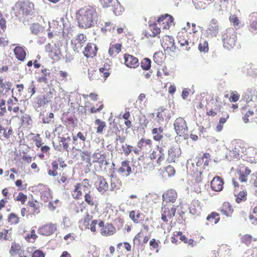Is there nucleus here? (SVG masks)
Segmentation results:
<instances>
[{
	"label": "nucleus",
	"mask_w": 257,
	"mask_h": 257,
	"mask_svg": "<svg viewBox=\"0 0 257 257\" xmlns=\"http://www.w3.org/2000/svg\"><path fill=\"white\" fill-rule=\"evenodd\" d=\"M95 186L97 191L101 194H104L108 190V184L102 176L98 177Z\"/></svg>",
	"instance_id": "obj_17"
},
{
	"label": "nucleus",
	"mask_w": 257,
	"mask_h": 257,
	"mask_svg": "<svg viewBox=\"0 0 257 257\" xmlns=\"http://www.w3.org/2000/svg\"><path fill=\"white\" fill-rule=\"evenodd\" d=\"M103 7H112L111 10L116 16L121 15L123 8L117 0H100Z\"/></svg>",
	"instance_id": "obj_10"
},
{
	"label": "nucleus",
	"mask_w": 257,
	"mask_h": 257,
	"mask_svg": "<svg viewBox=\"0 0 257 257\" xmlns=\"http://www.w3.org/2000/svg\"><path fill=\"white\" fill-rule=\"evenodd\" d=\"M176 211V208L172 207L169 208L164 206L162 208V220L165 222H168L173 216H175Z\"/></svg>",
	"instance_id": "obj_15"
},
{
	"label": "nucleus",
	"mask_w": 257,
	"mask_h": 257,
	"mask_svg": "<svg viewBox=\"0 0 257 257\" xmlns=\"http://www.w3.org/2000/svg\"><path fill=\"white\" fill-rule=\"evenodd\" d=\"M247 198V192L245 191L239 192L236 196V201L238 203L245 201Z\"/></svg>",
	"instance_id": "obj_41"
},
{
	"label": "nucleus",
	"mask_w": 257,
	"mask_h": 257,
	"mask_svg": "<svg viewBox=\"0 0 257 257\" xmlns=\"http://www.w3.org/2000/svg\"><path fill=\"white\" fill-rule=\"evenodd\" d=\"M25 239L29 243H34L37 238L33 237V235L29 233L25 236Z\"/></svg>",
	"instance_id": "obj_60"
},
{
	"label": "nucleus",
	"mask_w": 257,
	"mask_h": 257,
	"mask_svg": "<svg viewBox=\"0 0 257 257\" xmlns=\"http://www.w3.org/2000/svg\"><path fill=\"white\" fill-rule=\"evenodd\" d=\"M45 254L40 249L35 250L32 254L31 257H45Z\"/></svg>",
	"instance_id": "obj_59"
},
{
	"label": "nucleus",
	"mask_w": 257,
	"mask_h": 257,
	"mask_svg": "<svg viewBox=\"0 0 257 257\" xmlns=\"http://www.w3.org/2000/svg\"><path fill=\"white\" fill-rule=\"evenodd\" d=\"M14 53L16 57L20 61H24L25 59L26 53L23 48L18 46L14 49Z\"/></svg>",
	"instance_id": "obj_30"
},
{
	"label": "nucleus",
	"mask_w": 257,
	"mask_h": 257,
	"mask_svg": "<svg viewBox=\"0 0 257 257\" xmlns=\"http://www.w3.org/2000/svg\"><path fill=\"white\" fill-rule=\"evenodd\" d=\"M151 236V233H149L148 234L146 233V232L144 230H141L140 232L135 236L134 237V241H138L139 243L141 242V239L143 238L142 242L143 243H147L149 239L150 238Z\"/></svg>",
	"instance_id": "obj_27"
},
{
	"label": "nucleus",
	"mask_w": 257,
	"mask_h": 257,
	"mask_svg": "<svg viewBox=\"0 0 257 257\" xmlns=\"http://www.w3.org/2000/svg\"><path fill=\"white\" fill-rule=\"evenodd\" d=\"M110 186L112 190L119 189L121 186V182L116 178H113L111 179Z\"/></svg>",
	"instance_id": "obj_45"
},
{
	"label": "nucleus",
	"mask_w": 257,
	"mask_h": 257,
	"mask_svg": "<svg viewBox=\"0 0 257 257\" xmlns=\"http://www.w3.org/2000/svg\"><path fill=\"white\" fill-rule=\"evenodd\" d=\"M91 184L89 180L87 179H84L81 183H78L74 186V189L72 192V196L75 199H79L81 198L83 193H86L90 190Z\"/></svg>",
	"instance_id": "obj_6"
},
{
	"label": "nucleus",
	"mask_w": 257,
	"mask_h": 257,
	"mask_svg": "<svg viewBox=\"0 0 257 257\" xmlns=\"http://www.w3.org/2000/svg\"><path fill=\"white\" fill-rule=\"evenodd\" d=\"M223 184V181L221 177H215L210 182V187L212 190L219 192L222 190Z\"/></svg>",
	"instance_id": "obj_21"
},
{
	"label": "nucleus",
	"mask_w": 257,
	"mask_h": 257,
	"mask_svg": "<svg viewBox=\"0 0 257 257\" xmlns=\"http://www.w3.org/2000/svg\"><path fill=\"white\" fill-rule=\"evenodd\" d=\"M58 162L57 161H53L51 163L52 169H49L48 171L50 176L55 177L58 175L57 170L58 169Z\"/></svg>",
	"instance_id": "obj_40"
},
{
	"label": "nucleus",
	"mask_w": 257,
	"mask_h": 257,
	"mask_svg": "<svg viewBox=\"0 0 257 257\" xmlns=\"http://www.w3.org/2000/svg\"><path fill=\"white\" fill-rule=\"evenodd\" d=\"M92 218V216H91L87 212L86 215L85 216L84 219H83V224L84 225L87 227L89 225V221H90L91 219Z\"/></svg>",
	"instance_id": "obj_62"
},
{
	"label": "nucleus",
	"mask_w": 257,
	"mask_h": 257,
	"mask_svg": "<svg viewBox=\"0 0 257 257\" xmlns=\"http://www.w3.org/2000/svg\"><path fill=\"white\" fill-rule=\"evenodd\" d=\"M219 211L226 216H231L233 212L231 205L228 202H224L219 209Z\"/></svg>",
	"instance_id": "obj_28"
},
{
	"label": "nucleus",
	"mask_w": 257,
	"mask_h": 257,
	"mask_svg": "<svg viewBox=\"0 0 257 257\" xmlns=\"http://www.w3.org/2000/svg\"><path fill=\"white\" fill-rule=\"evenodd\" d=\"M176 133L179 136L185 134L187 131V126L185 120L181 117L178 118L174 123Z\"/></svg>",
	"instance_id": "obj_13"
},
{
	"label": "nucleus",
	"mask_w": 257,
	"mask_h": 257,
	"mask_svg": "<svg viewBox=\"0 0 257 257\" xmlns=\"http://www.w3.org/2000/svg\"><path fill=\"white\" fill-rule=\"evenodd\" d=\"M143 162V169L145 173H150L155 171L154 162L153 160L146 158L144 159Z\"/></svg>",
	"instance_id": "obj_25"
},
{
	"label": "nucleus",
	"mask_w": 257,
	"mask_h": 257,
	"mask_svg": "<svg viewBox=\"0 0 257 257\" xmlns=\"http://www.w3.org/2000/svg\"><path fill=\"white\" fill-rule=\"evenodd\" d=\"M34 10V4L28 1L17 2L12 9L15 16L20 20L26 19V16L32 15Z\"/></svg>",
	"instance_id": "obj_4"
},
{
	"label": "nucleus",
	"mask_w": 257,
	"mask_h": 257,
	"mask_svg": "<svg viewBox=\"0 0 257 257\" xmlns=\"http://www.w3.org/2000/svg\"><path fill=\"white\" fill-rule=\"evenodd\" d=\"M95 123L98 125L97 133H102L103 128L105 126V122L104 121H101L99 119H97L95 121Z\"/></svg>",
	"instance_id": "obj_49"
},
{
	"label": "nucleus",
	"mask_w": 257,
	"mask_h": 257,
	"mask_svg": "<svg viewBox=\"0 0 257 257\" xmlns=\"http://www.w3.org/2000/svg\"><path fill=\"white\" fill-rule=\"evenodd\" d=\"M8 221L11 225H16L20 222V218L15 213H11L8 216Z\"/></svg>",
	"instance_id": "obj_37"
},
{
	"label": "nucleus",
	"mask_w": 257,
	"mask_h": 257,
	"mask_svg": "<svg viewBox=\"0 0 257 257\" xmlns=\"http://www.w3.org/2000/svg\"><path fill=\"white\" fill-rule=\"evenodd\" d=\"M121 45L120 44H115L110 45L108 50V53L110 56H112L114 54H118L121 51Z\"/></svg>",
	"instance_id": "obj_36"
},
{
	"label": "nucleus",
	"mask_w": 257,
	"mask_h": 257,
	"mask_svg": "<svg viewBox=\"0 0 257 257\" xmlns=\"http://www.w3.org/2000/svg\"><path fill=\"white\" fill-rule=\"evenodd\" d=\"M129 216L134 223H138L141 217V213L139 211L137 212L135 210H132L130 211Z\"/></svg>",
	"instance_id": "obj_42"
},
{
	"label": "nucleus",
	"mask_w": 257,
	"mask_h": 257,
	"mask_svg": "<svg viewBox=\"0 0 257 257\" xmlns=\"http://www.w3.org/2000/svg\"><path fill=\"white\" fill-rule=\"evenodd\" d=\"M208 161H206L202 157H199L196 165L192 164V166L188 168V172L191 176V182L194 187V191L199 193L201 192V188L199 186H196L202 181V169L208 166Z\"/></svg>",
	"instance_id": "obj_3"
},
{
	"label": "nucleus",
	"mask_w": 257,
	"mask_h": 257,
	"mask_svg": "<svg viewBox=\"0 0 257 257\" xmlns=\"http://www.w3.org/2000/svg\"><path fill=\"white\" fill-rule=\"evenodd\" d=\"M166 16L168 17L167 18L166 21L164 22V24H166L164 27V28L169 29L170 26L172 25H174V18L172 16L168 14H166Z\"/></svg>",
	"instance_id": "obj_48"
},
{
	"label": "nucleus",
	"mask_w": 257,
	"mask_h": 257,
	"mask_svg": "<svg viewBox=\"0 0 257 257\" xmlns=\"http://www.w3.org/2000/svg\"><path fill=\"white\" fill-rule=\"evenodd\" d=\"M141 64L143 70H148L151 67V60L148 58H144L142 60Z\"/></svg>",
	"instance_id": "obj_44"
},
{
	"label": "nucleus",
	"mask_w": 257,
	"mask_h": 257,
	"mask_svg": "<svg viewBox=\"0 0 257 257\" xmlns=\"http://www.w3.org/2000/svg\"><path fill=\"white\" fill-rule=\"evenodd\" d=\"M72 45L73 50L76 52L78 53L81 50L83 46V44L72 40Z\"/></svg>",
	"instance_id": "obj_55"
},
{
	"label": "nucleus",
	"mask_w": 257,
	"mask_h": 257,
	"mask_svg": "<svg viewBox=\"0 0 257 257\" xmlns=\"http://www.w3.org/2000/svg\"><path fill=\"white\" fill-rule=\"evenodd\" d=\"M162 198L164 201L174 203L177 198V194L175 190L169 189L163 194Z\"/></svg>",
	"instance_id": "obj_24"
},
{
	"label": "nucleus",
	"mask_w": 257,
	"mask_h": 257,
	"mask_svg": "<svg viewBox=\"0 0 257 257\" xmlns=\"http://www.w3.org/2000/svg\"><path fill=\"white\" fill-rule=\"evenodd\" d=\"M56 226L52 223L42 225L39 227L38 232L40 235L49 236L54 233L56 230Z\"/></svg>",
	"instance_id": "obj_12"
},
{
	"label": "nucleus",
	"mask_w": 257,
	"mask_h": 257,
	"mask_svg": "<svg viewBox=\"0 0 257 257\" xmlns=\"http://www.w3.org/2000/svg\"><path fill=\"white\" fill-rule=\"evenodd\" d=\"M85 201L90 206H95L96 201L95 198L92 195L90 190H88L84 195Z\"/></svg>",
	"instance_id": "obj_31"
},
{
	"label": "nucleus",
	"mask_w": 257,
	"mask_h": 257,
	"mask_svg": "<svg viewBox=\"0 0 257 257\" xmlns=\"http://www.w3.org/2000/svg\"><path fill=\"white\" fill-rule=\"evenodd\" d=\"M118 173L125 177L132 173V168L128 161L125 160L121 162V166L118 168Z\"/></svg>",
	"instance_id": "obj_23"
},
{
	"label": "nucleus",
	"mask_w": 257,
	"mask_h": 257,
	"mask_svg": "<svg viewBox=\"0 0 257 257\" xmlns=\"http://www.w3.org/2000/svg\"><path fill=\"white\" fill-rule=\"evenodd\" d=\"M207 224H216L220 220L219 214L215 212H212L206 217Z\"/></svg>",
	"instance_id": "obj_29"
},
{
	"label": "nucleus",
	"mask_w": 257,
	"mask_h": 257,
	"mask_svg": "<svg viewBox=\"0 0 257 257\" xmlns=\"http://www.w3.org/2000/svg\"><path fill=\"white\" fill-rule=\"evenodd\" d=\"M125 65L130 68H136L139 65L138 59L133 55L125 54L124 55Z\"/></svg>",
	"instance_id": "obj_20"
},
{
	"label": "nucleus",
	"mask_w": 257,
	"mask_h": 257,
	"mask_svg": "<svg viewBox=\"0 0 257 257\" xmlns=\"http://www.w3.org/2000/svg\"><path fill=\"white\" fill-rule=\"evenodd\" d=\"M218 21L214 19L211 20L206 30L207 37L209 38L216 37L218 33Z\"/></svg>",
	"instance_id": "obj_16"
},
{
	"label": "nucleus",
	"mask_w": 257,
	"mask_h": 257,
	"mask_svg": "<svg viewBox=\"0 0 257 257\" xmlns=\"http://www.w3.org/2000/svg\"><path fill=\"white\" fill-rule=\"evenodd\" d=\"M24 247L22 244H21L16 241L12 242L11 247L9 250V253L11 257H14L16 256H20L23 257L21 255L24 253Z\"/></svg>",
	"instance_id": "obj_14"
},
{
	"label": "nucleus",
	"mask_w": 257,
	"mask_h": 257,
	"mask_svg": "<svg viewBox=\"0 0 257 257\" xmlns=\"http://www.w3.org/2000/svg\"><path fill=\"white\" fill-rule=\"evenodd\" d=\"M97 50V48L95 45L87 44L85 47V51L83 52L84 56L86 57H89L91 54L95 55V51Z\"/></svg>",
	"instance_id": "obj_32"
},
{
	"label": "nucleus",
	"mask_w": 257,
	"mask_h": 257,
	"mask_svg": "<svg viewBox=\"0 0 257 257\" xmlns=\"http://www.w3.org/2000/svg\"><path fill=\"white\" fill-rule=\"evenodd\" d=\"M12 229H3L0 231V240H12Z\"/></svg>",
	"instance_id": "obj_33"
},
{
	"label": "nucleus",
	"mask_w": 257,
	"mask_h": 257,
	"mask_svg": "<svg viewBox=\"0 0 257 257\" xmlns=\"http://www.w3.org/2000/svg\"><path fill=\"white\" fill-rule=\"evenodd\" d=\"M15 184L16 186L18 187V190L20 191L25 190L27 187V184H23L21 180H17L15 182Z\"/></svg>",
	"instance_id": "obj_57"
},
{
	"label": "nucleus",
	"mask_w": 257,
	"mask_h": 257,
	"mask_svg": "<svg viewBox=\"0 0 257 257\" xmlns=\"http://www.w3.org/2000/svg\"><path fill=\"white\" fill-rule=\"evenodd\" d=\"M88 252L92 257H98L99 255V249L94 245L90 246Z\"/></svg>",
	"instance_id": "obj_43"
},
{
	"label": "nucleus",
	"mask_w": 257,
	"mask_h": 257,
	"mask_svg": "<svg viewBox=\"0 0 257 257\" xmlns=\"http://www.w3.org/2000/svg\"><path fill=\"white\" fill-rule=\"evenodd\" d=\"M98 221L97 220H93L91 221V223L89 225V227L87 226L86 228H87L88 229H90V231L93 233H96L97 231L96 230V225L97 224H98Z\"/></svg>",
	"instance_id": "obj_56"
},
{
	"label": "nucleus",
	"mask_w": 257,
	"mask_h": 257,
	"mask_svg": "<svg viewBox=\"0 0 257 257\" xmlns=\"http://www.w3.org/2000/svg\"><path fill=\"white\" fill-rule=\"evenodd\" d=\"M41 150L42 151L41 153H40L38 154L39 157L42 159L44 157V154H46V155H49V150L50 148L47 146H43L41 147Z\"/></svg>",
	"instance_id": "obj_52"
},
{
	"label": "nucleus",
	"mask_w": 257,
	"mask_h": 257,
	"mask_svg": "<svg viewBox=\"0 0 257 257\" xmlns=\"http://www.w3.org/2000/svg\"><path fill=\"white\" fill-rule=\"evenodd\" d=\"M240 240L242 243L248 246L250 244L252 240L254 241H256L257 238H253L251 235L247 234L242 235L240 237Z\"/></svg>",
	"instance_id": "obj_38"
},
{
	"label": "nucleus",
	"mask_w": 257,
	"mask_h": 257,
	"mask_svg": "<svg viewBox=\"0 0 257 257\" xmlns=\"http://www.w3.org/2000/svg\"><path fill=\"white\" fill-rule=\"evenodd\" d=\"M39 192L41 194V199L44 202H48L52 198L51 190L46 185H40Z\"/></svg>",
	"instance_id": "obj_19"
},
{
	"label": "nucleus",
	"mask_w": 257,
	"mask_h": 257,
	"mask_svg": "<svg viewBox=\"0 0 257 257\" xmlns=\"http://www.w3.org/2000/svg\"><path fill=\"white\" fill-rule=\"evenodd\" d=\"M198 49L200 52L204 53L208 51V44L206 41H203V42H200L198 46Z\"/></svg>",
	"instance_id": "obj_50"
},
{
	"label": "nucleus",
	"mask_w": 257,
	"mask_h": 257,
	"mask_svg": "<svg viewBox=\"0 0 257 257\" xmlns=\"http://www.w3.org/2000/svg\"><path fill=\"white\" fill-rule=\"evenodd\" d=\"M255 65H251L247 70V74L251 76L257 75V68Z\"/></svg>",
	"instance_id": "obj_58"
},
{
	"label": "nucleus",
	"mask_w": 257,
	"mask_h": 257,
	"mask_svg": "<svg viewBox=\"0 0 257 257\" xmlns=\"http://www.w3.org/2000/svg\"><path fill=\"white\" fill-rule=\"evenodd\" d=\"M28 205L32 208V214H38L40 212V207L37 200L29 201L28 202Z\"/></svg>",
	"instance_id": "obj_34"
},
{
	"label": "nucleus",
	"mask_w": 257,
	"mask_h": 257,
	"mask_svg": "<svg viewBox=\"0 0 257 257\" xmlns=\"http://www.w3.org/2000/svg\"><path fill=\"white\" fill-rule=\"evenodd\" d=\"M227 157L230 160L238 159L243 155L249 159L248 161L254 163L257 161V148L252 146H228L227 148Z\"/></svg>",
	"instance_id": "obj_1"
},
{
	"label": "nucleus",
	"mask_w": 257,
	"mask_h": 257,
	"mask_svg": "<svg viewBox=\"0 0 257 257\" xmlns=\"http://www.w3.org/2000/svg\"><path fill=\"white\" fill-rule=\"evenodd\" d=\"M85 208L86 205L83 202H82L81 203L77 202L75 204V211L77 213L82 212Z\"/></svg>",
	"instance_id": "obj_54"
},
{
	"label": "nucleus",
	"mask_w": 257,
	"mask_h": 257,
	"mask_svg": "<svg viewBox=\"0 0 257 257\" xmlns=\"http://www.w3.org/2000/svg\"><path fill=\"white\" fill-rule=\"evenodd\" d=\"M249 219L253 224L257 223V206L253 208L252 213L249 215Z\"/></svg>",
	"instance_id": "obj_47"
},
{
	"label": "nucleus",
	"mask_w": 257,
	"mask_h": 257,
	"mask_svg": "<svg viewBox=\"0 0 257 257\" xmlns=\"http://www.w3.org/2000/svg\"><path fill=\"white\" fill-rule=\"evenodd\" d=\"M181 154V149L179 146H173L168 151L169 159L173 162H175Z\"/></svg>",
	"instance_id": "obj_22"
},
{
	"label": "nucleus",
	"mask_w": 257,
	"mask_h": 257,
	"mask_svg": "<svg viewBox=\"0 0 257 257\" xmlns=\"http://www.w3.org/2000/svg\"><path fill=\"white\" fill-rule=\"evenodd\" d=\"M175 172L176 171L174 168L169 165L166 168L165 171L164 172L163 174L165 177H171L174 175Z\"/></svg>",
	"instance_id": "obj_46"
},
{
	"label": "nucleus",
	"mask_w": 257,
	"mask_h": 257,
	"mask_svg": "<svg viewBox=\"0 0 257 257\" xmlns=\"http://www.w3.org/2000/svg\"><path fill=\"white\" fill-rule=\"evenodd\" d=\"M90 165L92 163H97L100 168L105 167L107 165L106 159V155L101 152L94 153L90 158H88Z\"/></svg>",
	"instance_id": "obj_9"
},
{
	"label": "nucleus",
	"mask_w": 257,
	"mask_h": 257,
	"mask_svg": "<svg viewBox=\"0 0 257 257\" xmlns=\"http://www.w3.org/2000/svg\"><path fill=\"white\" fill-rule=\"evenodd\" d=\"M59 203V201L58 199L55 200L54 201H51L49 203V209L53 210L58 206V204Z\"/></svg>",
	"instance_id": "obj_64"
},
{
	"label": "nucleus",
	"mask_w": 257,
	"mask_h": 257,
	"mask_svg": "<svg viewBox=\"0 0 257 257\" xmlns=\"http://www.w3.org/2000/svg\"><path fill=\"white\" fill-rule=\"evenodd\" d=\"M221 39L223 47L227 49H231L235 45L236 33L233 28H228L222 32Z\"/></svg>",
	"instance_id": "obj_5"
},
{
	"label": "nucleus",
	"mask_w": 257,
	"mask_h": 257,
	"mask_svg": "<svg viewBox=\"0 0 257 257\" xmlns=\"http://www.w3.org/2000/svg\"><path fill=\"white\" fill-rule=\"evenodd\" d=\"M15 200L20 201L22 204H24L27 200V195L22 192H19Z\"/></svg>",
	"instance_id": "obj_53"
},
{
	"label": "nucleus",
	"mask_w": 257,
	"mask_h": 257,
	"mask_svg": "<svg viewBox=\"0 0 257 257\" xmlns=\"http://www.w3.org/2000/svg\"><path fill=\"white\" fill-rule=\"evenodd\" d=\"M85 39L86 37H85V36L82 34H80L79 35H78L77 38L73 40L83 44L86 41Z\"/></svg>",
	"instance_id": "obj_63"
},
{
	"label": "nucleus",
	"mask_w": 257,
	"mask_h": 257,
	"mask_svg": "<svg viewBox=\"0 0 257 257\" xmlns=\"http://www.w3.org/2000/svg\"><path fill=\"white\" fill-rule=\"evenodd\" d=\"M243 100L247 103L257 101V92L254 89H247L243 96Z\"/></svg>",
	"instance_id": "obj_26"
},
{
	"label": "nucleus",
	"mask_w": 257,
	"mask_h": 257,
	"mask_svg": "<svg viewBox=\"0 0 257 257\" xmlns=\"http://www.w3.org/2000/svg\"><path fill=\"white\" fill-rule=\"evenodd\" d=\"M190 213L193 215L199 216L202 211V206L200 202L196 199H193L189 205Z\"/></svg>",
	"instance_id": "obj_18"
},
{
	"label": "nucleus",
	"mask_w": 257,
	"mask_h": 257,
	"mask_svg": "<svg viewBox=\"0 0 257 257\" xmlns=\"http://www.w3.org/2000/svg\"><path fill=\"white\" fill-rule=\"evenodd\" d=\"M250 27L252 32L257 33V14L253 13L250 16Z\"/></svg>",
	"instance_id": "obj_39"
},
{
	"label": "nucleus",
	"mask_w": 257,
	"mask_h": 257,
	"mask_svg": "<svg viewBox=\"0 0 257 257\" xmlns=\"http://www.w3.org/2000/svg\"><path fill=\"white\" fill-rule=\"evenodd\" d=\"M52 92L50 88H49V91H47L42 96H38L35 99V103L37 107H40L44 106L45 104L51 101L52 98Z\"/></svg>",
	"instance_id": "obj_11"
},
{
	"label": "nucleus",
	"mask_w": 257,
	"mask_h": 257,
	"mask_svg": "<svg viewBox=\"0 0 257 257\" xmlns=\"http://www.w3.org/2000/svg\"><path fill=\"white\" fill-rule=\"evenodd\" d=\"M30 29L32 34L35 35H38V33L42 30V27L38 23L33 24L32 26L31 27Z\"/></svg>",
	"instance_id": "obj_51"
},
{
	"label": "nucleus",
	"mask_w": 257,
	"mask_h": 257,
	"mask_svg": "<svg viewBox=\"0 0 257 257\" xmlns=\"http://www.w3.org/2000/svg\"><path fill=\"white\" fill-rule=\"evenodd\" d=\"M151 249H157L159 246V241H156L155 238L151 239L149 242Z\"/></svg>",
	"instance_id": "obj_61"
},
{
	"label": "nucleus",
	"mask_w": 257,
	"mask_h": 257,
	"mask_svg": "<svg viewBox=\"0 0 257 257\" xmlns=\"http://www.w3.org/2000/svg\"><path fill=\"white\" fill-rule=\"evenodd\" d=\"M78 26L81 28L93 27L97 21V15L95 10L90 6L81 8L76 13Z\"/></svg>",
	"instance_id": "obj_2"
},
{
	"label": "nucleus",
	"mask_w": 257,
	"mask_h": 257,
	"mask_svg": "<svg viewBox=\"0 0 257 257\" xmlns=\"http://www.w3.org/2000/svg\"><path fill=\"white\" fill-rule=\"evenodd\" d=\"M41 72L43 74L41 77H39L38 78V81L40 83L44 82L45 83H48V77H49L50 75V71L48 69H44L41 70Z\"/></svg>",
	"instance_id": "obj_35"
},
{
	"label": "nucleus",
	"mask_w": 257,
	"mask_h": 257,
	"mask_svg": "<svg viewBox=\"0 0 257 257\" xmlns=\"http://www.w3.org/2000/svg\"><path fill=\"white\" fill-rule=\"evenodd\" d=\"M98 225L100 227V233L102 236H112L116 232L115 227L111 223L105 224L103 220H100L98 222Z\"/></svg>",
	"instance_id": "obj_8"
},
{
	"label": "nucleus",
	"mask_w": 257,
	"mask_h": 257,
	"mask_svg": "<svg viewBox=\"0 0 257 257\" xmlns=\"http://www.w3.org/2000/svg\"><path fill=\"white\" fill-rule=\"evenodd\" d=\"M239 181L241 182L246 183L248 180V177L251 174L252 171L251 169L244 164V161L241 162L238 165L236 170Z\"/></svg>",
	"instance_id": "obj_7"
}]
</instances>
